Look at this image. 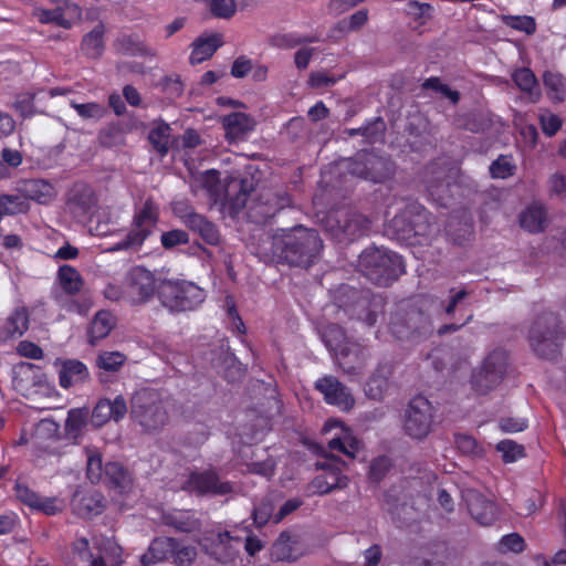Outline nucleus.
Returning <instances> with one entry per match:
<instances>
[{
  "label": "nucleus",
  "instance_id": "nucleus-1",
  "mask_svg": "<svg viewBox=\"0 0 566 566\" xmlns=\"http://www.w3.org/2000/svg\"><path fill=\"white\" fill-rule=\"evenodd\" d=\"M323 248L318 232L303 226L280 230L260 245L259 254L265 262L310 266Z\"/></svg>",
  "mask_w": 566,
  "mask_h": 566
},
{
  "label": "nucleus",
  "instance_id": "nucleus-2",
  "mask_svg": "<svg viewBox=\"0 0 566 566\" xmlns=\"http://www.w3.org/2000/svg\"><path fill=\"white\" fill-rule=\"evenodd\" d=\"M389 228L398 240L411 244L422 243V239L438 230L432 214L417 202L406 205L400 212L396 213L389 222Z\"/></svg>",
  "mask_w": 566,
  "mask_h": 566
},
{
  "label": "nucleus",
  "instance_id": "nucleus-3",
  "mask_svg": "<svg viewBox=\"0 0 566 566\" xmlns=\"http://www.w3.org/2000/svg\"><path fill=\"white\" fill-rule=\"evenodd\" d=\"M359 269L377 285H388L405 272L402 259L387 249L369 248L359 255Z\"/></svg>",
  "mask_w": 566,
  "mask_h": 566
},
{
  "label": "nucleus",
  "instance_id": "nucleus-4",
  "mask_svg": "<svg viewBox=\"0 0 566 566\" xmlns=\"http://www.w3.org/2000/svg\"><path fill=\"white\" fill-rule=\"evenodd\" d=\"M566 333L554 313L538 316L530 329V344L541 357L554 359L560 353Z\"/></svg>",
  "mask_w": 566,
  "mask_h": 566
},
{
  "label": "nucleus",
  "instance_id": "nucleus-5",
  "mask_svg": "<svg viewBox=\"0 0 566 566\" xmlns=\"http://www.w3.org/2000/svg\"><path fill=\"white\" fill-rule=\"evenodd\" d=\"M324 228L337 242H350L367 234L370 221L355 210L342 208L326 216Z\"/></svg>",
  "mask_w": 566,
  "mask_h": 566
},
{
  "label": "nucleus",
  "instance_id": "nucleus-6",
  "mask_svg": "<svg viewBox=\"0 0 566 566\" xmlns=\"http://www.w3.org/2000/svg\"><path fill=\"white\" fill-rule=\"evenodd\" d=\"M161 304L170 312H185L197 308L206 298L205 291L191 282H161L158 287Z\"/></svg>",
  "mask_w": 566,
  "mask_h": 566
},
{
  "label": "nucleus",
  "instance_id": "nucleus-7",
  "mask_svg": "<svg viewBox=\"0 0 566 566\" xmlns=\"http://www.w3.org/2000/svg\"><path fill=\"white\" fill-rule=\"evenodd\" d=\"M73 554L87 566H122V548L111 539L95 541L90 544L85 537L76 538L72 544Z\"/></svg>",
  "mask_w": 566,
  "mask_h": 566
},
{
  "label": "nucleus",
  "instance_id": "nucleus-8",
  "mask_svg": "<svg viewBox=\"0 0 566 566\" xmlns=\"http://www.w3.org/2000/svg\"><path fill=\"white\" fill-rule=\"evenodd\" d=\"M134 419L148 431L163 428L168 415L159 395L153 390L138 391L132 399Z\"/></svg>",
  "mask_w": 566,
  "mask_h": 566
},
{
  "label": "nucleus",
  "instance_id": "nucleus-9",
  "mask_svg": "<svg viewBox=\"0 0 566 566\" xmlns=\"http://www.w3.org/2000/svg\"><path fill=\"white\" fill-rule=\"evenodd\" d=\"M158 206L151 199H147L140 210L135 214L129 232L124 239L115 243L113 250H138L153 232L158 221Z\"/></svg>",
  "mask_w": 566,
  "mask_h": 566
},
{
  "label": "nucleus",
  "instance_id": "nucleus-10",
  "mask_svg": "<svg viewBox=\"0 0 566 566\" xmlns=\"http://www.w3.org/2000/svg\"><path fill=\"white\" fill-rule=\"evenodd\" d=\"M346 168L350 175L373 182L384 181L392 171L388 158L366 150H361L354 158L348 159Z\"/></svg>",
  "mask_w": 566,
  "mask_h": 566
},
{
  "label": "nucleus",
  "instance_id": "nucleus-11",
  "mask_svg": "<svg viewBox=\"0 0 566 566\" xmlns=\"http://www.w3.org/2000/svg\"><path fill=\"white\" fill-rule=\"evenodd\" d=\"M432 412V405L427 398L422 396L412 398L405 413V432L412 439H423L427 437L431 430Z\"/></svg>",
  "mask_w": 566,
  "mask_h": 566
},
{
  "label": "nucleus",
  "instance_id": "nucleus-12",
  "mask_svg": "<svg viewBox=\"0 0 566 566\" xmlns=\"http://www.w3.org/2000/svg\"><path fill=\"white\" fill-rule=\"evenodd\" d=\"M507 366L506 354L502 350L492 352L483 361L482 367L472 375V387L479 395H485L502 380Z\"/></svg>",
  "mask_w": 566,
  "mask_h": 566
},
{
  "label": "nucleus",
  "instance_id": "nucleus-13",
  "mask_svg": "<svg viewBox=\"0 0 566 566\" xmlns=\"http://www.w3.org/2000/svg\"><path fill=\"white\" fill-rule=\"evenodd\" d=\"M124 287L125 300L136 305L149 301L159 285L153 272L144 266H135L126 274Z\"/></svg>",
  "mask_w": 566,
  "mask_h": 566
},
{
  "label": "nucleus",
  "instance_id": "nucleus-14",
  "mask_svg": "<svg viewBox=\"0 0 566 566\" xmlns=\"http://www.w3.org/2000/svg\"><path fill=\"white\" fill-rule=\"evenodd\" d=\"M184 491L197 495H226L232 492L228 481H221L213 470L192 471L181 483Z\"/></svg>",
  "mask_w": 566,
  "mask_h": 566
},
{
  "label": "nucleus",
  "instance_id": "nucleus-15",
  "mask_svg": "<svg viewBox=\"0 0 566 566\" xmlns=\"http://www.w3.org/2000/svg\"><path fill=\"white\" fill-rule=\"evenodd\" d=\"M315 388L323 395L326 403L342 411H348L355 405V398L349 389L334 376L318 378L315 381Z\"/></svg>",
  "mask_w": 566,
  "mask_h": 566
},
{
  "label": "nucleus",
  "instance_id": "nucleus-16",
  "mask_svg": "<svg viewBox=\"0 0 566 566\" xmlns=\"http://www.w3.org/2000/svg\"><path fill=\"white\" fill-rule=\"evenodd\" d=\"M332 463H322L319 468L324 470L323 474L317 475L312 481V486L318 494H328L337 489H345L348 485V478L342 474L340 465L344 467L345 462L332 458Z\"/></svg>",
  "mask_w": 566,
  "mask_h": 566
},
{
  "label": "nucleus",
  "instance_id": "nucleus-17",
  "mask_svg": "<svg viewBox=\"0 0 566 566\" xmlns=\"http://www.w3.org/2000/svg\"><path fill=\"white\" fill-rule=\"evenodd\" d=\"M339 367L348 375H360L370 357L368 349L356 342L344 345L335 355Z\"/></svg>",
  "mask_w": 566,
  "mask_h": 566
},
{
  "label": "nucleus",
  "instance_id": "nucleus-18",
  "mask_svg": "<svg viewBox=\"0 0 566 566\" xmlns=\"http://www.w3.org/2000/svg\"><path fill=\"white\" fill-rule=\"evenodd\" d=\"M462 499L471 516L481 525H490L496 517L495 505L473 489L462 491Z\"/></svg>",
  "mask_w": 566,
  "mask_h": 566
},
{
  "label": "nucleus",
  "instance_id": "nucleus-19",
  "mask_svg": "<svg viewBox=\"0 0 566 566\" xmlns=\"http://www.w3.org/2000/svg\"><path fill=\"white\" fill-rule=\"evenodd\" d=\"M97 199L94 190L86 184H75L69 191L66 207L76 218H84L92 213Z\"/></svg>",
  "mask_w": 566,
  "mask_h": 566
},
{
  "label": "nucleus",
  "instance_id": "nucleus-20",
  "mask_svg": "<svg viewBox=\"0 0 566 566\" xmlns=\"http://www.w3.org/2000/svg\"><path fill=\"white\" fill-rule=\"evenodd\" d=\"M290 205L291 198L286 192L268 191L261 196L260 202L251 208V216L256 222H265Z\"/></svg>",
  "mask_w": 566,
  "mask_h": 566
},
{
  "label": "nucleus",
  "instance_id": "nucleus-21",
  "mask_svg": "<svg viewBox=\"0 0 566 566\" xmlns=\"http://www.w3.org/2000/svg\"><path fill=\"white\" fill-rule=\"evenodd\" d=\"M127 412V405L123 396L114 400L101 399L92 411L91 421L95 427H102L109 420L119 421Z\"/></svg>",
  "mask_w": 566,
  "mask_h": 566
},
{
  "label": "nucleus",
  "instance_id": "nucleus-22",
  "mask_svg": "<svg viewBox=\"0 0 566 566\" xmlns=\"http://www.w3.org/2000/svg\"><path fill=\"white\" fill-rule=\"evenodd\" d=\"M18 191L39 205H50L57 196L56 188L45 179H27L20 182Z\"/></svg>",
  "mask_w": 566,
  "mask_h": 566
},
{
  "label": "nucleus",
  "instance_id": "nucleus-23",
  "mask_svg": "<svg viewBox=\"0 0 566 566\" xmlns=\"http://www.w3.org/2000/svg\"><path fill=\"white\" fill-rule=\"evenodd\" d=\"M221 123L226 132V138L230 143L244 139L255 126L253 117L241 112H233L223 116Z\"/></svg>",
  "mask_w": 566,
  "mask_h": 566
},
{
  "label": "nucleus",
  "instance_id": "nucleus-24",
  "mask_svg": "<svg viewBox=\"0 0 566 566\" xmlns=\"http://www.w3.org/2000/svg\"><path fill=\"white\" fill-rule=\"evenodd\" d=\"M241 542L242 539L239 536L232 535L230 531L219 533L210 555L221 564H231L239 555Z\"/></svg>",
  "mask_w": 566,
  "mask_h": 566
},
{
  "label": "nucleus",
  "instance_id": "nucleus-25",
  "mask_svg": "<svg viewBox=\"0 0 566 566\" xmlns=\"http://www.w3.org/2000/svg\"><path fill=\"white\" fill-rule=\"evenodd\" d=\"M426 175L429 196L440 206H447L450 196V181L448 180L447 170L430 165L427 167Z\"/></svg>",
  "mask_w": 566,
  "mask_h": 566
},
{
  "label": "nucleus",
  "instance_id": "nucleus-26",
  "mask_svg": "<svg viewBox=\"0 0 566 566\" xmlns=\"http://www.w3.org/2000/svg\"><path fill=\"white\" fill-rule=\"evenodd\" d=\"M190 189L195 196H199L203 192L210 200L218 202L221 198L222 190L219 172L211 169L192 176Z\"/></svg>",
  "mask_w": 566,
  "mask_h": 566
},
{
  "label": "nucleus",
  "instance_id": "nucleus-27",
  "mask_svg": "<svg viewBox=\"0 0 566 566\" xmlns=\"http://www.w3.org/2000/svg\"><path fill=\"white\" fill-rule=\"evenodd\" d=\"M391 374L392 365L390 363H379L366 382V396L373 400H381L389 388V378Z\"/></svg>",
  "mask_w": 566,
  "mask_h": 566
},
{
  "label": "nucleus",
  "instance_id": "nucleus-28",
  "mask_svg": "<svg viewBox=\"0 0 566 566\" xmlns=\"http://www.w3.org/2000/svg\"><path fill=\"white\" fill-rule=\"evenodd\" d=\"M333 427L339 428V433L328 441V448L336 450L349 458H355L359 450V441L353 436L350 430L337 421H328L325 424V430L328 431Z\"/></svg>",
  "mask_w": 566,
  "mask_h": 566
},
{
  "label": "nucleus",
  "instance_id": "nucleus-29",
  "mask_svg": "<svg viewBox=\"0 0 566 566\" xmlns=\"http://www.w3.org/2000/svg\"><path fill=\"white\" fill-rule=\"evenodd\" d=\"M222 44V36L219 33L197 38L191 44L190 63L195 65L210 59Z\"/></svg>",
  "mask_w": 566,
  "mask_h": 566
},
{
  "label": "nucleus",
  "instance_id": "nucleus-30",
  "mask_svg": "<svg viewBox=\"0 0 566 566\" xmlns=\"http://www.w3.org/2000/svg\"><path fill=\"white\" fill-rule=\"evenodd\" d=\"M163 523L176 532L192 533L199 531L201 522L192 511L175 510L163 515Z\"/></svg>",
  "mask_w": 566,
  "mask_h": 566
},
{
  "label": "nucleus",
  "instance_id": "nucleus-31",
  "mask_svg": "<svg viewBox=\"0 0 566 566\" xmlns=\"http://www.w3.org/2000/svg\"><path fill=\"white\" fill-rule=\"evenodd\" d=\"M177 547V539L172 537H158L155 538L148 551L142 555L140 563L144 566L158 564L168 557L172 556L174 548Z\"/></svg>",
  "mask_w": 566,
  "mask_h": 566
},
{
  "label": "nucleus",
  "instance_id": "nucleus-32",
  "mask_svg": "<svg viewBox=\"0 0 566 566\" xmlns=\"http://www.w3.org/2000/svg\"><path fill=\"white\" fill-rule=\"evenodd\" d=\"M390 329L397 338L402 339L413 334H426L429 329V323L428 318L421 312L411 311L408 314V321L406 325H401L398 322H392Z\"/></svg>",
  "mask_w": 566,
  "mask_h": 566
},
{
  "label": "nucleus",
  "instance_id": "nucleus-33",
  "mask_svg": "<svg viewBox=\"0 0 566 566\" xmlns=\"http://www.w3.org/2000/svg\"><path fill=\"white\" fill-rule=\"evenodd\" d=\"M87 367L80 360L69 359L62 363L59 371V381L62 388H70L88 378Z\"/></svg>",
  "mask_w": 566,
  "mask_h": 566
},
{
  "label": "nucleus",
  "instance_id": "nucleus-34",
  "mask_svg": "<svg viewBox=\"0 0 566 566\" xmlns=\"http://www.w3.org/2000/svg\"><path fill=\"white\" fill-rule=\"evenodd\" d=\"M521 227L531 232L538 233L544 231L547 224V213L545 208L538 203H532L520 214Z\"/></svg>",
  "mask_w": 566,
  "mask_h": 566
},
{
  "label": "nucleus",
  "instance_id": "nucleus-35",
  "mask_svg": "<svg viewBox=\"0 0 566 566\" xmlns=\"http://www.w3.org/2000/svg\"><path fill=\"white\" fill-rule=\"evenodd\" d=\"M31 210V205L27 198L19 193H0V220L3 217H13L27 214Z\"/></svg>",
  "mask_w": 566,
  "mask_h": 566
},
{
  "label": "nucleus",
  "instance_id": "nucleus-36",
  "mask_svg": "<svg viewBox=\"0 0 566 566\" xmlns=\"http://www.w3.org/2000/svg\"><path fill=\"white\" fill-rule=\"evenodd\" d=\"M512 78L516 86L527 95L530 102L536 103L539 101L542 96L541 88L534 73L530 69L522 67L516 70Z\"/></svg>",
  "mask_w": 566,
  "mask_h": 566
},
{
  "label": "nucleus",
  "instance_id": "nucleus-37",
  "mask_svg": "<svg viewBox=\"0 0 566 566\" xmlns=\"http://www.w3.org/2000/svg\"><path fill=\"white\" fill-rule=\"evenodd\" d=\"M115 326L114 316L107 311H99L95 314L88 329V343L96 345V343L105 338Z\"/></svg>",
  "mask_w": 566,
  "mask_h": 566
},
{
  "label": "nucleus",
  "instance_id": "nucleus-38",
  "mask_svg": "<svg viewBox=\"0 0 566 566\" xmlns=\"http://www.w3.org/2000/svg\"><path fill=\"white\" fill-rule=\"evenodd\" d=\"M187 227L199 234L208 244L217 245L220 242V233L217 227L202 214L192 216V220H189Z\"/></svg>",
  "mask_w": 566,
  "mask_h": 566
},
{
  "label": "nucleus",
  "instance_id": "nucleus-39",
  "mask_svg": "<svg viewBox=\"0 0 566 566\" xmlns=\"http://www.w3.org/2000/svg\"><path fill=\"white\" fill-rule=\"evenodd\" d=\"M57 277L62 290L66 294L75 295L82 290L83 279L75 268L62 265L59 269Z\"/></svg>",
  "mask_w": 566,
  "mask_h": 566
},
{
  "label": "nucleus",
  "instance_id": "nucleus-40",
  "mask_svg": "<svg viewBox=\"0 0 566 566\" xmlns=\"http://www.w3.org/2000/svg\"><path fill=\"white\" fill-rule=\"evenodd\" d=\"M29 328V314L25 307H17L7 318L4 332L7 336L20 337Z\"/></svg>",
  "mask_w": 566,
  "mask_h": 566
},
{
  "label": "nucleus",
  "instance_id": "nucleus-41",
  "mask_svg": "<svg viewBox=\"0 0 566 566\" xmlns=\"http://www.w3.org/2000/svg\"><path fill=\"white\" fill-rule=\"evenodd\" d=\"M543 83L548 97L554 102H563L566 96V78L558 72L546 71Z\"/></svg>",
  "mask_w": 566,
  "mask_h": 566
},
{
  "label": "nucleus",
  "instance_id": "nucleus-42",
  "mask_svg": "<svg viewBox=\"0 0 566 566\" xmlns=\"http://www.w3.org/2000/svg\"><path fill=\"white\" fill-rule=\"evenodd\" d=\"M294 541L289 532H282L271 548L272 559L291 562L296 559L293 547Z\"/></svg>",
  "mask_w": 566,
  "mask_h": 566
},
{
  "label": "nucleus",
  "instance_id": "nucleus-43",
  "mask_svg": "<svg viewBox=\"0 0 566 566\" xmlns=\"http://www.w3.org/2000/svg\"><path fill=\"white\" fill-rule=\"evenodd\" d=\"M104 25L97 24L91 32H88L82 41V50L90 57H98L104 50Z\"/></svg>",
  "mask_w": 566,
  "mask_h": 566
},
{
  "label": "nucleus",
  "instance_id": "nucleus-44",
  "mask_svg": "<svg viewBox=\"0 0 566 566\" xmlns=\"http://www.w3.org/2000/svg\"><path fill=\"white\" fill-rule=\"evenodd\" d=\"M103 479L119 489L127 488L132 481L129 472L118 462H108L105 464Z\"/></svg>",
  "mask_w": 566,
  "mask_h": 566
},
{
  "label": "nucleus",
  "instance_id": "nucleus-45",
  "mask_svg": "<svg viewBox=\"0 0 566 566\" xmlns=\"http://www.w3.org/2000/svg\"><path fill=\"white\" fill-rule=\"evenodd\" d=\"M316 38L303 35L297 32L280 33L272 38L271 43L273 46L281 50H292L306 43H313Z\"/></svg>",
  "mask_w": 566,
  "mask_h": 566
},
{
  "label": "nucleus",
  "instance_id": "nucleus-46",
  "mask_svg": "<svg viewBox=\"0 0 566 566\" xmlns=\"http://www.w3.org/2000/svg\"><path fill=\"white\" fill-rule=\"evenodd\" d=\"M322 338L326 347L335 355L346 343H349L344 329L337 324L327 325L322 332Z\"/></svg>",
  "mask_w": 566,
  "mask_h": 566
},
{
  "label": "nucleus",
  "instance_id": "nucleus-47",
  "mask_svg": "<svg viewBox=\"0 0 566 566\" xmlns=\"http://www.w3.org/2000/svg\"><path fill=\"white\" fill-rule=\"evenodd\" d=\"M52 2L55 3L53 9L56 14L67 20L65 24H61L62 28L70 29L81 18V8L71 0H52Z\"/></svg>",
  "mask_w": 566,
  "mask_h": 566
},
{
  "label": "nucleus",
  "instance_id": "nucleus-48",
  "mask_svg": "<svg viewBox=\"0 0 566 566\" xmlns=\"http://www.w3.org/2000/svg\"><path fill=\"white\" fill-rule=\"evenodd\" d=\"M88 410L85 408L71 409L65 421V431L71 437H76L86 424Z\"/></svg>",
  "mask_w": 566,
  "mask_h": 566
},
{
  "label": "nucleus",
  "instance_id": "nucleus-49",
  "mask_svg": "<svg viewBox=\"0 0 566 566\" xmlns=\"http://www.w3.org/2000/svg\"><path fill=\"white\" fill-rule=\"evenodd\" d=\"M170 127L167 124L159 125L151 129L148 139L153 147L165 156L169 150Z\"/></svg>",
  "mask_w": 566,
  "mask_h": 566
},
{
  "label": "nucleus",
  "instance_id": "nucleus-50",
  "mask_svg": "<svg viewBox=\"0 0 566 566\" xmlns=\"http://www.w3.org/2000/svg\"><path fill=\"white\" fill-rule=\"evenodd\" d=\"M125 361L126 356L120 352H102L96 358L97 367L109 373L119 370Z\"/></svg>",
  "mask_w": 566,
  "mask_h": 566
},
{
  "label": "nucleus",
  "instance_id": "nucleus-51",
  "mask_svg": "<svg viewBox=\"0 0 566 566\" xmlns=\"http://www.w3.org/2000/svg\"><path fill=\"white\" fill-rule=\"evenodd\" d=\"M86 474L92 483H98L104 478V468L101 455L91 449H86Z\"/></svg>",
  "mask_w": 566,
  "mask_h": 566
},
{
  "label": "nucleus",
  "instance_id": "nucleus-52",
  "mask_svg": "<svg viewBox=\"0 0 566 566\" xmlns=\"http://www.w3.org/2000/svg\"><path fill=\"white\" fill-rule=\"evenodd\" d=\"M496 450L502 454L505 463H512L524 457V447L513 440L505 439L496 444Z\"/></svg>",
  "mask_w": 566,
  "mask_h": 566
},
{
  "label": "nucleus",
  "instance_id": "nucleus-53",
  "mask_svg": "<svg viewBox=\"0 0 566 566\" xmlns=\"http://www.w3.org/2000/svg\"><path fill=\"white\" fill-rule=\"evenodd\" d=\"M71 107L74 108L78 116L84 119L98 120L107 113V109L104 105L94 102L84 104L72 102Z\"/></svg>",
  "mask_w": 566,
  "mask_h": 566
},
{
  "label": "nucleus",
  "instance_id": "nucleus-54",
  "mask_svg": "<svg viewBox=\"0 0 566 566\" xmlns=\"http://www.w3.org/2000/svg\"><path fill=\"white\" fill-rule=\"evenodd\" d=\"M538 120L543 133L548 137L554 136L563 125L560 117L548 109L539 111Z\"/></svg>",
  "mask_w": 566,
  "mask_h": 566
},
{
  "label": "nucleus",
  "instance_id": "nucleus-55",
  "mask_svg": "<svg viewBox=\"0 0 566 566\" xmlns=\"http://www.w3.org/2000/svg\"><path fill=\"white\" fill-rule=\"evenodd\" d=\"M454 442H455L458 450L460 452H462L463 454L471 455L474 458L481 457L483 454L482 447L479 446L476 440L469 434H464V433L455 434Z\"/></svg>",
  "mask_w": 566,
  "mask_h": 566
},
{
  "label": "nucleus",
  "instance_id": "nucleus-56",
  "mask_svg": "<svg viewBox=\"0 0 566 566\" xmlns=\"http://www.w3.org/2000/svg\"><path fill=\"white\" fill-rule=\"evenodd\" d=\"M349 136L360 135L373 142L384 132V122L380 118L373 119L364 126L358 128H350L346 130Z\"/></svg>",
  "mask_w": 566,
  "mask_h": 566
},
{
  "label": "nucleus",
  "instance_id": "nucleus-57",
  "mask_svg": "<svg viewBox=\"0 0 566 566\" xmlns=\"http://www.w3.org/2000/svg\"><path fill=\"white\" fill-rule=\"evenodd\" d=\"M515 164L511 156H500L490 166V172L493 178H507L515 171Z\"/></svg>",
  "mask_w": 566,
  "mask_h": 566
},
{
  "label": "nucleus",
  "instance_id": "nucleus-58",
  "mask_svg": "<svg viewBox=\"0 0 566 566\" xmlns=\"http://www.w3.org/2000/svg\"><path fill=\"white\" fill-rule=\"evenodd\" d=\"M368 21V10L361 9L354 12L348 18L340 20L337 28L343 32H353L359 30Z\"/></svg>",
  "mask_w": 566,
  "mask_h": 566
},
{
  "label": "nucleus",
  "instance_id": "nucleus-59",
  "mask_svg": "<svg viewBox=\"0 0 566 566\" xmlns=\"http://www.w3.org/2000/svg\"><path fill=\"white\" fill-rule=\"evenodd\" d=\"M505 25L523 31L526 34H533L536 31V23L532 17L528 15H505L503 17Z\"/></svg>",
  "mask_w": 566,
  "mask_h": 566
},
{
  "label": "nucleus",
  "instance_id": "nucleus-60",
  "mask_svg": "<svg viewBox=\"0 0 566 566\" xmlns=\"http://www.w3.org/2000/svg\"><path fill=\"white\" fill-rule=\"evenodd\" d=\"M525 541L518 533H511L502 536L499 542L501 553H522L525 549Z\"/></svg>",
  "mask_w": 566,
  "mask_h": 566
},
{
  "label": "nucleus",
  "instance_id": "nucleus-61",
  "mask_svg": "<svg viewBox=\"0 0 566 566\" xmlns=\"http://www.w3.org/2000/svg\"><path fill=\"white\" fill-rule=\"evenodd\" d=\"M197 548L195 546H184L177 541V547L174 548V563L178 566H190L197 558Z\"/></svg>",
  "mask_w": 566,
  "mask_h": 566
},
{
  "label": "nucleus",
  "instance_id": "nucleus-62",
  "mask_svg": "<svg viewBox=\"0 0 566 566\" xmlns=\"http://www.w3.org/2000/svg\"><path fill=\"white\" fill-rule=\"evenodd\" d=\"M274 506L270 500H263L254 506L252 512L253 522L258 527L265 525L271 518L273 520Z\"/></svg>",
  "mask_w": 566,
  "mask_h": 566
},
{
  "label": "nucleus",
  "instance_id": "nucleus-63",
  "mask_svg": "<svg viewBox=\"0 0 566 566\" xmlns=\"http://www.w3.org/2000/svg\"><path fill=\"white\" fill-rule=\"evenodd\" d=\"M209 7L211 13L221 19H229L237 11V3L234 0H210Z\"/></svg>",
  "mask_w": 566,
  "mask_h": 566
},
{
  "label": "nucleus",
  "instance_id": "nucleus-64",
  "mask_svg": "<svg viewBox=\"0 0 566 566\" xmlns=\"http://www.w3.org/2000/svg\"><path fill=\"white\" fill-rule=\"evenodd\" d=\"M408 13L421 24H424L432 18L433 8L429 3L419 1H409Z\"/></svg>",
  "mask_w": 566,
  "mask_h": 566
}]
</instances>
